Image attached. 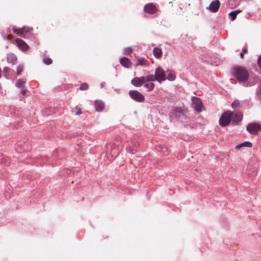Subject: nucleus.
<instances>
[{
	"instance_id": "nucleus-7",
	"label": "nucleus",
	"mask_w": 261,
	"mask_h": 261,
	"mask_svg": "<svg viewBox=\"0 0 261 261\" xmlns=\"http://www.w3.org/2000/svg\"><path fill=\"white\" fill-rule=\"evenodd\" d=\"M192 107L197 112H201L203 107L201 100L198 97L193 96L192 97Z\"/></svg>"
},
{
	"instance_id": "nucleus-15",
	"label": "nucleus",
	"mask_w": 261,
	"mask_h": 261,
	"mask_svg": "<svg viewBox=\"0 0 261 261\" xmlns=\"http://www.w3.org/2000/svg\"><path fill=\"white\" fill-rule=\"evenodd\" d=\"M12 31L15 34H16L19 35H21L24 32H27L29 31V30L28 28L23 27L19 29L13 28L12 29Z\"/></svg>"
},
{
	"instance_id": "nucleus-23",
	"label": "nucleus",
	"mask_w": 261,
	"mask_h": 261,
	"mask_svg": "<svg viewBox=\"0 0 261 261\" xmlns=\"http://www.w3.org/2000/svg\"><path fill=\"white\" fill-rule=\"evenodd\" d=\"M176 76L174 72L169 71L166 79L169 81H173L175 80Z\"/></svg>"
},
{
	"instance_id": "nucleus-34",
	"label": "nucleus",
	"mask_w": 261,
	"mask_h": 261,
	"mask_svg": "<svg viewBox=\"0 0 261 261\" xmlns=\"http://www.w3.org/2000/svg\"><path fill=\"white\" fill-rule=\"evenodd\" d=\"M81 113H82L81 110L80 109H79L77 110V111H76V112L75 114H76V115H80Z\"/></svg>"
},
{
	"instance_id": "nucleus-8",
	"label": "nucleus",
	"mask_w": 261,
	"mask_h": 261,
	"mask_svg": "<svg viewBox=\"0 0 261 261\" xmlns=\"http://www.w3.org/2000/svg\"><path fill=\"white\" fill-rule=\"evenodd\" d=\"M143 10L146 13L149 14H155L158 11V8L155 5L152 3L146 4L143 8Z\"/></svg>"
},
{
	"instance_id": "nucleus-35",
	"label": "nucleus",
	"mask_w": 261,
	"mask_h": 261,
	"mask_svg": "<svg viewBox=\"0 0 261 261\" xmlns=\"http://www.w3.org/2000/svg\"><path fill=\"white\" fill-rule=\"evenodd\" d=\"M244 54L242 51L240 54V57L241 58V59H244Z\"/></svg>"
},
{
	"instance_id": "nucleus-31",
	"label": "nucleus",
	"mask_w": 261,
	"mask_h": 261,
	"mask_svg": "<svg viewBox=\"0 0 261 261\" xmlns=\"http://www.w3.org/2000/svg\"><path fill=\"white\" fill-rule=\"evenodd\" d=\"M10 68L8 67H5L3 69L4 74H8L9 71H10Z\"/></svg>"
},
{
	"instance_id": "nucleus-30",
	"label": "nucleus",
	"mask_w": 261,
	"mask_h": 261,
	"mask_svg": "<svg viewBox=\"0 0 261 261\" xmlns=\"http://www.w3.org/2000/svg\"><path fill=\"white\" fill-rule=\"evenodd\" d=\"M132 51V48L130 47H126L124 49V54L125 55H129Z\"/></svg>"
},
{
	"instance_id": "nucleus-2",
	"label": "nucleus",
	"mask_w": 261,
	"mask_h": 261,
	"mask_svg": "<svg viewBox=\"0 0 261 261\" xmlns=\"http://www.w3.org/2000/svg\"><path fill=\"white\" fill-rule=\"evenodd\" d=\"M232 73L233 76L240 83H245L249 79V70L246 67L236 66L232 68Z\"/></svg>"
},
{
	"instance_id": "nucleus-12",
	"label": "nucleus",
	"mask_w": 261,
	"mask_h": 261,
	"mask_svg": "<svg viewBox=\"0 0 261 261\" xmlns=\"http://www.w3.org/2000/svg\"><path fill=\"white\" fill-rule=\"evenodd\" d=\"M120 63L125 68H130L132 65L130 60L126 57H123L120 59Z\"/></svg>"
},
{
	"instance_id": "nucleus-32",
	"label": "nucleus",
	"mask_w": 261,
	"mask_h": 261,
	"mask_svg": "<svg viewBox=\"0 0 261 261\" xmlns=\"http://www.w3.org/2000/svg\"><path fill=\"white\" fill-rule=\"evenodd\" d=\"M257 64L259 66V68L261 70V55L258 57L257 59Z\"/></svg>"
},
{
	"instance_id": "nucleus-11",
	"label": "nucleus",
	"mask_w": 261,
	"mask_h": 261,
	"mask_svg": "<svg viewBox=\"0 0 261 261\" xmlns=\"http://www.w3.org/2000/svg\"><path fill=\"white\" fill-rule=\"evenodd\" d=\"M15 42L17 47L23 51H27L29 49V46L21 39H16Z\"/></svg>"
},
{
	"instance_id": "nucleus-5",
	"label": "nucleus",
	"mask_w": 261,
	"mask_h": 261,
	"mask_svg": "<svg viewBox=\"0 0 261 261\" xmlns=\"http://www.w3.org/2000/svg\"><path fill=\"white\" fill-rule=\"evenodd\" d=\"M246 129L250 134L256 135L259 131H261V124L256 122L249 123L246 126Z\"/></svg>"
},
{
	"instance_id": "nucleus-1",
	"label": "nucleus",
	"mask_w": 261,
	"mask_h": 261,
	"mask_svg": "<svg viewBox=\"0 0 261 261\" xmlns=\"http://www.w3.org/2000/svg\"><path fill=\"white\" fill-rule=\"evenodd\" d=\"M243 117V114L240 111L231 112L228 110L220 116L219 120V124L222 127L228 126L230 124L237 125L242 120Z\"/></svg>"
},
{
	"instance_id": "nucleus-24",
	"label": "nucleus",
	"mask_w": 261,
	"mask_h": 261,
	"mask_svg": "<svg viewBox=\"0 0 261 261\" xmlns=\"http://www.w3.org/2000/svg\"><path fill=\"white\" fill-rule=\"evenodd\" d=\"M25 83V82L24 81H23V80L19 79L16 81V82L15 83V86L17 88H21V87H23Z\"/></svg>"
},
{
	"instance_id": "nucleus-9",
	"label": "nucleus",
	"mask_w": 261,
	"mask_h": 261,
	"mask_svg": "<svg viewBox=\"0 0 261 261\" xmlns=\"http://www.w3.org/2000/svg\"><path fill=\"white\" fill-rule=\"evenodd\" d=\"M220 2L219 0L212 1L206 9L209 10L212 13H216L218 11L220 7Z\"/></svg>"
},
{
	"instance_id": "nucleus-22",
	"label": "nucleus",
	"mask_w": 261,
	"mask_h": 261,
	"mask_svg": "<svg viewBox=\"0 0 261 261\" xmlns=\"http://www.w3.org/2000/svg\"><path fill=\"white\" fill-rule=\"evenodd\" d=\"M159 151H160L163 155L166 156L169 153V150L166 146H162L159 147Z\"/></svg>"
},
{
	"instance_id": "nucleus-17",
	"label": "nucleus",
	"mask_w": 261,
	"mask_h": 261,
	"mask_svg": "<svg viewBox=\"0 0 261 261\" xmlns=\"http://www.w3.org/2000/svg\"><path fill=\"white\" fill-rule=\"evenodd\" d=\"M136 65H140V66H148V61L144 58H139L136 63Z\"/></svg>"
},
{
	"instance_id": "nucleus-6",
	"label": "nucleus",
	"mask_w": 261,
	"mask_h": 261,
	"mask_svg": "<svg viewBox=\"0 0 261 261\" xmlns=\"http://www.w3.org/2000/svg\"><path fill=\"white\" fill-rule=\"evenodd\" d=\"M154 75L156 78V81H158L159 83L166 80L165 72L163 68L160 67H159L155 69Z\"/></svg>"
},
{
	"instance_id": "nucleus-26",
	"label": "nucleus",
	"mask_w": 261,
	"mask_h": 261,
	"mask_svg": "<svg viewBox=\"0 0 261 261\" xmlns=\"http://www.w3.org/2000/svg\"><path fill=\"white\" fill-rule=\"evenodd\" d=\"M89 85L86 83L82 84L79 88L81 90H86L88 89Z\"/></svg>"
},
{
	"instance_id": "nucleus-33",
	"label": "nucleus",
	"mask_w": 261,
	"mask_h": 261,
	"mask_svg": "<svg viewBox=\"0 0 261 261\" xmlns=\"http://www.w3.org/2000/svg\"><path fill=\"white\" fill-rule=\"evenodd\" d=\"M242 52L244 53V54H246L248 53V49L246 47L244 46L242 48Z\"/></svg>"
},
{
	"instance_id": "nucleus-27",
	"label": "nucleus",
	"mask_w": 261,
	"mask_h": 261,
	"mask_svg": "<svg viewBox=\"0 0 261 261\" xmlns=\"http://www.w3.org/2000/svg\"><path fill=\"white\" fill-rule=\"evenodd\" d=\"M23 67L22 65H19L17 67V75H20L23 70Z\"/></svg>"
},
{
	"instance_id": "nucleus-3",
	"label": "nucleus",
	"mask_w": 261,
	"mask_h": 261,
	"mask_svg": "<svg viewBox=\"0 0 261 261\" xmlns=\"http://www.w3.org/2000/svg\"><path fill=\"white\" fill-rule=\"evenodd\" d=\"M106 153L110 160H113L119 154V148L114 144H109L106 146Z\"/></svg>"
},
{
	"instance_id": "nucleus-16",
	"label": "nucleus",
	"mask_w": 261,
	"mask_h": 261,
	"mask_svg": "<svg viewBox=\"0 0 261 261\" xmlns=\"http://www.w3.org/2000/svg\"><path fill=\"white\" fill-rule=\"evenodd\" d=\"M153 54L155 58L160 59L162 56V50L159 47H154L153 49Z\"/></svg>"
},
{
	"instance_id": "nucleus-37",
	"label": "nucleus",
	"mask_w": 261,
	"mask_h": 261,
	"mask_svg": "<svg viewBox=\"0 0 261 261\" xmlns=\"http://www.w3.org/2000/svg\"><path fill=\"white\" fill-rule=\"evenodd\" d=\"M233 12H235L237 14V15H238V14H239L240 12H241V10H237L234 11Z\"/></svg>"
},
{
	"instance_id": "nucleus-20",
	"label": "nucleus",
	"mask_w": 261,
	"mask_h": 261,
	"mask_svg": "<svg viewBox=\"0 0 261 261\" xmlns=\"http://www.w3.org/2000/svg\"><path fill=\"white\" fill-rule=\"evenodd\" d=\"M154 84L152 82H145L144 84V87L147 89V91H152L154 89Z\"/></svg>"
},
{
	"instance_id": "nucleus-25",
	"label": "nucleus",
	"mask_w": 261,
	"mask_h": 261,
	"mask_svg": "<svg viewBox=\"0 0 261 261\" xmlns=\"http://www.w3.org/2000/svg\"><path fill=\"white\" fill-rule=\"evenodd\" d=\"M240 103V101L238 99H234L233 102L231 104V107L233 109H237L239 107Z\"/></svg>"
},
{
	"instance_id": "nucleus-14",
	"label": "nucleus",
	"mask_w": 261,
	"mask_h": 261,
	"mask_svg": "<svg viewBox=\"0 0 261 261\" xmlns=\"http://www.w3.org/2000/svg\"><path fill=\"white\" fill-rule=\"evenodd\" d=\"M105 108V103L101 100H96L95 101V109L97 112H101Z\"/></svg>"
},
{
	"instance_id": "nucleus-21",
	"label": "nucleus",
	"mask_w": 261,
	"mask_h": 261,
	"mask_svg": "<svg viewBox=\"0 0 261 261\" xmlns=\"http://www.w3.org/2000/svg\"><path fill=\"white\" fill-rule=\"evenodd\" d=\"M143 77L145 80V83L147 82H154L156 81V78L155 76V75L149 74Z\"/></svg>"
},
{
	"instance_id": "nucleus-13",
	"label": "nucleus",
	"mask_w": 261,
	"mask_h": 261,
	"mask_svg": "<svg viewBox=\"0 0 261 261\" xmlns=\"http://www.w3.org/2000/svg\"><path fill=\"white\" fill-rule=\"evenodd\" d=\"M7 62L12 65L16 64L17 62V57L13 53L8 54L7 56Z\"/></svg>"
},
{
	"instance_id": "nucleus-19",
	"label": "nucleus",
	"mask_w": 261,
	"mask_h": 261,
	"mask_svg": "<svg viewBox=\"0 0 261 261\" xmlns=\"http://www.w3.org/2000/svg\"><path fill=\"white\" fill-rule=\"evenodd\" d=\"M252 146V144L251 142L249 141H245L242 142L236 146V149H240L242 147H251Z\"/></svg>"
},
{
	"instance_id": "nucleus-4",
	"label": "nucleus",
	"mask_w": 261,
	"mask_h": 261,
	"mask_svg": "<svg viewBox=\"0 0 261 261\" xmlns=\"http://www.w3.org/2000/svg\"><path fill=\"white\" fill-rule=\"evenodd\" d=\"M129 97L138 102H143L145 100L144 96L137 90H130L128 92Z\"/></svg>"
},
{
	"instance_id": "nucleus-10",
	"label": "nucleus",
	"mask_w": 261,
	"mask_h": 261,
	"mask_svg": "<svg viewBox=\"0 0 261 261\" xmlns=\"http://www.w3.org/2000/svg\"><path fill=\"white\" fill-rule=\"evenodd\" d=\"M130 82L134 86L139 87L145 83V80L143 76L135 77L132 79Z\"/></svg>"
},
{
	"instance_id": "nucleus-28",
	"label": "nucleus",
	"mask_w": 261,
	"mask_h": 261,
	"mask_svg": "<svg viewBox=\"0 0 261 261\" xmlns=\"http://www.w3.org/2000/svg\"><path fill=\"white\" fill-rule=\"evenodd\" d=\"M52 60L50 58H45L43 59V63L46 65H50L52 63Z\"/></svg>"
},
{
	"instance_id": "nucleus-36",
	"label": "nucleus",
	"mask_w": 261,
	"mask_h": 261,
	"mask_svg": "<svg viewBox=\"0 0 261 261\" xmlns=\"http://www.w3.org/2000/svg\"><path fill=\"white\" fill-rule=\"evenodd\" d=\"M20 93H21L22 95H25V93H26V90H21V92H20Z\"/></svg>"
},
{
	"instance_id": "nucleus-18",
	"label": "nucleus",
	"mask_w": 261,
	"mask_h": 261,
	"mask_svg": "<svg viewBox=\"0 0 261 261\" xmlns=\"http://www.w3.org/2000/svg\"><path fill=\"white\" fill-rule=\"evenodd\" d=\"M138 147L136 145H131L127 146L126 148L127 151L131 154H134L138 150Z\"/></svg>"
},
{
	"instance_id": "nucleus-29",
	"label": "nucleus",
	"mask_w": 261,
	"mask_h": 261,
	"mask_svg": "<svg viewBox=\"0 0 261 261\" xmlns=\"http://www.w3.org/2000/svg\"><path fill=\"white\" fill-rule=\"evenodd\" d=\"M229 15L230 16L231 20H234L236 19L237 17V14L235 12L232 11L229 13Z\"/></svg>"
}]
</instances>
